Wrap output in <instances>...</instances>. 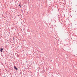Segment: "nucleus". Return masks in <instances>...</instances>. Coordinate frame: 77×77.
<instances>
[{
	"mask_svg": "<svg viewBox=\"0 0 77 77\" xmlns=\"http://www.w3.org/2000/svg\"><path fill=\"white\" fill-rule=\"evenodd\" d=\"M14 69H16V71H17V70H18V68H17V67H16L15 66H14Z\"/></svg>",
	"mask_w": 77,
	"mask_h": 77,
	"instance_id": "obj_1",
	"label": "nucleus"
},
{
	"mask_svg": "<svg viewBox=\"0 0 77 77\" xmlns=\"http://www.w3.org/2000/svg\"><path fill=\"white\" fill-rule=\"evenodd\" d=\"M3 51V49L1 48L0 49V51L1 52H2V51Z\"/></svg>",
	"mask_w": 77,
	"mask_h": 77,
	"instance_id": "obj_2",
	"label": "nucleus"
},
{
	"mask_svg": "<svg viewBox=\"0 0 77 77\" xmlns=\"http://www.w3.org/2000/svg\"><path fill=\"white\" fill-rule=\"evenodd\" d=\"M19 6H20V8H21V6L20 5V4L19 5Z\"/></svg>",
	"mask_w": 77,
	"mask_h": 77,
	"instance_id": "obj_3",
	"label": "nucleus"
},
{
	"mask_svg": "<svg viewBox=\"0 0 77 77\" xmlns=\"http://www.w3.org/2000/svg\"><path fill=\"white\" fill-rule=\"evenodd\" d=\"M13 39H14V38H13Z\"/></svg>",
	"mask_w": 77,
	"mask_h": 77,
	"instance_id": "obj_4",
	"label": "nucleus"
},
{
	"mask_svg": "<svg viewBox=\"0 0 77 77\" xmlns=\"http://www.w3.org/2000/svg\"><path fill=\"white\" fill-rule=\"evenodd\" d=\"M3 77H6V76H4Z\"/></svg>",
	"mask_w": 77,
	"mask_h": 77,
	"instance_id": "obj_5",
	"label": "nucleus"
}]
</instances>
